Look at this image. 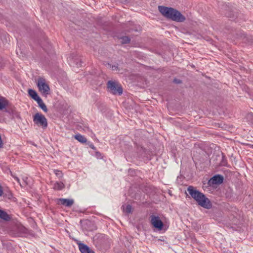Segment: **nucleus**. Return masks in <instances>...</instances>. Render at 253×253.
Returning <instances> with one entry per match:
<instances>
[{"instance_id": "nucleus-1", "label": "nucleus", "mask_w": 253, "mask_h": 253, "mask_svg": "<svg viewBox=\"0 0 253 253\" xmlns=\"http://www.w3.org/2000/svg\"><path fill=\"white\" fill-rule=\"evenodd\" d=\"M187 191L199 205L207 209L211 208L212 204L210 200L203 193L195 189L192 186H189Z\"/></svg>"}, {"instance_id": "nucleus-2", "label": "nucleus", "mask_w": 253, "mask_h": 253, "mask_svg": "<svg viewBox=\"0 0 253 253\" xmlns=\"http://www.w3.org/2000/svg\"><path fill=\"white\" fill-rule=\"evenodd\" d=\"M160 12L166 18L171 20L182 22L185 20V17L179 11L172 7L160 5L158 6Z\"/></svg>"}, {"instance_id": "nucleus-3", "label": "nucleus", "mask_w": 253, "mask_h": 253, "mask_svg": "<svg viewBox=\"0 0 253 253\" xmlns=\"http://www.w3.org/2000/svg\"><path fill=\"white\" fill-rule=\"evenodd\" d=\"M107 87L108 91L113 94L121 95L123 93V90L122 86L115 81H108Z\"/></svg>"}, {"instance_id": "nucleus-4", "label": "nucleus", "mask_w": 253, "mask_h": 253, "mask_svg": "<svg viewBox=\"0 0 253 253\" xmlns=\"http://www.w3.org/2000/svg\"><path fill=\"white\" fill-rule=\"evenodd\" d=\"M33 122L39 126H42L43 128L47 127V120L45 116L39 113H36L33 116Z\"/></svg>"}, {"instance_id": "nucleus-5", "label": "nucleus", "mask_w": 253, "mask_h": 253, "mask_svg": "<svg viewBox=\"0 0 253 253\" xmlns=\"http://www.w3.org/2000/svg\"><path fill=\"white\" fill-rule=\"evenodd\" d=\"M225 15L226 17L231 19V20H235V19L238 16V10L233 7H229V6H224Z\"/></svg>"}, {"instance_id": "nucleus-6", "label": "nucleus", "mask_w": 253, "mask_h": 253, "mask_svg": "<svg viewBox=\"0 0 253 253\" xmlns=\"http://www.w3.org/2000/svg\"><path fill=\"white\" fill-rule=\"evenodd\" d=\"M37 85L38 86L40 91L44 95L49 94L50 88L45 82L44 79H40L38 81Z\"/></svg>"}, {"instance_id": "nucleus-7", "label": "nucleus", "mask_w": 253, "mask_h": 253, "mask_svg": "<svg viewBox=\"0 0 253 253\" xmlns=\"http://www.w3.org/2000/svg\"><path fill=\"white\" fill-rule=\"evenodd\" d=\"M13 230L16 236L21 237L28 233V229L20 223L16 224L13 227Z\"/></svg>"}, {"instance_id": "nucleus-8", "label": "nucleus", "mask_w": 253, "mask_h": 253, "mask_svg": "<svg viewBox=\"0 0 253 253\" xmlns=\"http://www.w3.org/2000/svg\"><path fill=\"white\" fill-rule=\"evenodd\" d=\"M151 223L155 228L160 230H162L164 226V223L160 219V217L159 216H156L153 215H152Z\"/></svg>"}, {"instance_id": "nucleus-9", "label": "nucleus", "mask_w": 253, "mask_h": 253, "mask_svg": "<svg viewBox=\"0 0 253 253\" xmlns=\"http://www.w3.org/2000/svg\"><path fill=\"white\" fill-rule=\"evenodd\" d=\"M4 111L8 113L12 117H18V114L17 112L15 110V107L12 104H10L9 101L7 102V105L4 108Z\"/></svg>"}, {"instance_id": "nucleus-10", "label": "nucleus", "mask_w": 253, "mask_h": 253, "mask_svg": "<svg viewBox=\"0 0 253 253\" xmlns=\"http://www.w3.org/2000/svg\"><path fill=\"white\" fill-rule=\"evenodd\" d=\"M57 204L63 205L66 207H71L74 203L73 199L60 198L58 199Z\"/></svg>"}, {"instance_id": "nucleus-11", "label": "nucleus", "mask_w": 253, "mask_h": 253, "mask_svg": "<svg viewBox=\"0 0 253 253\" xmlns=\"http://www.w3.org/2000/svg\"><path fill=\"white\" fill-rule=\"evenodd\" d=\"M223 177L221 175L216 174L211 178L209 181V184H220L223 181Z\"/></svg>"}, {"instance_id": "nucleus-12", "label": "nucleus", "mask_w": 253, "mask_h": 253, "mask_svg": "<svg viewBox=\"0 0 253 253\" xmlns=\"http://www.w3.org/2000/svg\"><path fill=\"white\" fill-rule=\"evenodd\" d=\"M78 245L81 253H94V252L85 244L80 242L78 243Z\"/></svg>"}, {"instance_id": "nucleus-13", "label": "nucleus", "mask_w": 253, "mask_h": 253, "mask_svg": "<svg viewBox=\"0 0 253 253\" xmlns=\"http://www.w3.org/2000/svg\"><path fill=\"white\" fill-rule=\"evenodd\" d=\"M96 243L100 246H104L107 243L106 236L103 234L99 235L96 239Z\"/></svg>"}, {"instance_id": "nucleus-14", "label": "nucleus", "mask_w": 253, "mask_h": 253, "mask_svg": "<svg viewBox=\"0 0 253 253\" xmlns=\"http://www.w3.org/2000/svg\"><path fill=\"white\" fill-rule=\"evenodd\" d=\"M0 218L3 220L8 221L11 219V217L10 215L7 214L5 211L0 209Z\"/></svg>"}, {"instance_id": "nucleus-15", "label": "nucleus", "mask_w": 253, "mask_h": 253, "mask_svg": "<svg viewBox=\"0 0 253 253\" xmlns=\"http://www.w3.org/2000/svg\"><path fill=\"white\" fill-rule=\"evenodd\" d=\"M29 95L35 101L37 100L38 99L41 98L38 95L37 92L32 89H29L28 90Z\"/></svg>"}, {"instance_id": "nucleus-16", "label": "nucleus", "mask_w": 253, "mask_h": 253, "mask_svg": "<svg viewBox=\"0 0 253 253\" xmlns=\"http://www.w3.org/2000/svg\"><path fill=\"white\" fill-rule=\"evenodd\" d=\"M37 103L38 104L39 107L44 112H47L48 110L46 107L45 104L43 102L41 98H40L37 100H36Z\"/></svg>"}, {"instance_id": "nucleus-17", "label": "nucleus", "mask_w": 253, "mask_h": 253, "mask_svg": "<svg viewBox=\"0 0 253 253\" xmlns=\"http://www.w3.org/2000/svg\"><path fill=\"white\" fill-rule=\"evenodd\" d=\"M65 187V185L63 182H56L54 184V189L57 190H61Z\"/></svg>"}, {"instance_id": "nucleus-18", "label": "nucleus", "mask_w": 253, "mask_h": 253, "mask_svg": "<svg viewBox=\"0 0 253 253\" xmlns=\"http://www.w3.org/2000/svg\"><path fill=\"white\" fill-rule=\"evenodd\" d=\"M75 138L81 143H85L87 141L86 138L83 135L78 134L75 136Z\"/></svg>"}, {"instance_id": "nucleus-19", "label": "nucleus", "mask_w": 253, "mask_h": 253, "mask_svg": "<svg viewBox=\"0 0 253 253\" xmlns=\"http://www.w3.org/2000/svg\"><path fill=\"white\" fill-rule=\"evenodd\" d=\"M8 100L4 98H0V110H3L7 105Z\"/></svg>"}, {"instance_id": "nucleus-20", "label": "nucleus", "mask_w": 253, "mask_h": 253, "mask_svg": "<svg viewBox=\"0 0 253 253\" xmlns=\"http://www.w3.org/2000/svg\"><path fill=\"white\" fill-rule=\"evenodd\" d=\"M217 165L221 166H226L227 165V160L225 158V155L223 154V153H222V159L219 163H218L217 164Z\"/></svg>"}, {"instance_id": "nucleus-21", "label": "nucleus", "mask_w": 253, "mask_h": 253, "mask_svg": "<svg viewBox=\"0 0 253 253\" xmlns=\"http://www.w3.org/2000/svg\"><path fill=\"white\" fill-rule=\"evenodd\" d=\"M124 212L128 214L131 212L132 207L130 205H127L126 207L124 206H122Z\"/></svg>"}, {"instance_id": "nucleus-22", "label": "nucleus", "mask_w": 253, "mask_h": 253, "mask_svg": "<svg viewBox=\"0 0 253 253\" xmlns=\"http://www.w3.org/2000/svg\"><path fill=\"white\" fill-rule=\"evenodd\" d=\"M120 39L122 40L121 42L122 44L128 43L130 42V39L127 36H123Z\"/></svg>"}, {"instance_id": "nucleus-23", "label": "nucleus", "mask_w": 253, "mask_h": 253, "mask_svg": "<svg viewBox=\"0 0 253 253\" xmlns=\"http://www.w3.org/2000/svg\"><path fill=\"white\" fill-rule=\"evenodd\" d=\"M2 195L4 197H5V198H6L8 200H11L13 197L12 193L9 191H7L3 192V194Z\"/></svg>"}, {"instance_id": "nucleus-24", "label": "nucleus", "mask_w": 253, "mask_h": 253, "mask_svg": "<svg viewBox=\"0 0 253 253\" xmlns=\"http://www.w3.org/2000/svg\"><path fill=\"white\" fill-rule=\"evenodd\" d=\"M247 121L253 124V113H249L246 116Z\"/></svg>"}, {"instance_id": "nucleus-25", "label": "nucleus", "mask_w": 253, "mask_h": 253, "mask_svg": "<svg viewBox=\"0 0 253 253\" xmlns=\"http://www.w3.org/2000/svg\"><path fill=\"white\" fill-rule=\"evenodd\" d=\"M54 172L56 175L58 177L61 178L63 176V173L61 171L57 169H55Z\"/></svg>"}, {"instance_id": "nucleus-26", "label": "nucleus", "mask_w": 253, "mask_h": 253, "mask_svg": "<svg viewBox=\"0 0 253 253\" xmlns=\"http://www.w3.org/2000/svg\"><path fill=\"white\" fill-rule=\"evenodd\" d=\"M138 29H137V28H134V27H130L129 28V29L127 30V32H130L131 31H138L139 30V29H140V28L139 27H138Z\"/></svg>"}, {"instance_id": "nucleus-27", "label": "nucleus", "mask_w": 253, "mask_h": 253, "mask_svg": "<svg viewBox=\"0 0 253 253\" xmlns=\"http://www.w3.org/2000/svg\"><path fill=\"white\" fill-rule=\"evenodd\" d=\"M109 65L111 67L112 70L113 71H118V70H119L118 64L117 65H112V66H111V65L109 64Z\"/></svg>"}, {"instance_id": "nucleus-28", "label": "nucleus", "mask_w": 253, "mask_h": 253, "mask_svg": "<svg viewBox=\"0 0 253 253\" xmlns=\"http://www.w3.org/2000/svg\"><path fill=\"white\" fill-rule=\"evenodd\" d=\"M173 82L176 84H180L182 83V81L179 79L175 78L173 79Z\"/></svg>"}, {"instance_id": "nucleus-29", "label": "nucleus", "mask_w": 253, "mask_h": 253, "mask_svg": "<svg viewBox=\"0 0 253 253\" xmlns=\"http://www.w3.org/2000/svg\"><path fill=\"white\" fill-rule=\"evenodd\" d=\"M141 150L143 151V152L144 153L145 155H144V156H147V154H148V151L145 148L142 147L141 148Z\"/></svg>"}, {"instance_id": "nucleus-30", "label": "nucleus", "mask_w": 253, "mask_h": 253, "mask_svg": "<svg viewBox=\"0 0 253 253\" xmlns=\"http://www.w3.org/2000/svg\"><path fill=\"white\" fill-rule=\"evenodd\" d=\"M88 145H89V146L93 150H95L96 149V148L94 146V145L92 143H90V142H88Z\"/></svg>"}, {"instance_id": "nucleus-31", "label": "nucleus", "mask_w": 253, "mask_h": 253, "mask_svg": "<svg viewBox=\"0 0 253 253\" xmlns=\"http://www.w3.org/2000/svg\"><path fill=\"white\" fill-rule=\"evenodd\" d=\"M14 178L15 179V180H16L18 183H20V182H19L20 180L18 178V177H17V176H15V177H14Z\"/></svg>"}, {"instance_id": "nucleus-32", "label": "nucleus", "mask_w": 253, "mask_h": 253, "mask_svg": "<svg viewBox=\"0 0 253 253\" xmlns=\"http://www.w3.org/2000/svg\"><path fill=\"white\" fill-rule=\"evenodd\" d=\"M242 37H244V38L246 37V36H245V35L244 33H242L241 34V38H242Z\"/></svg>"}, {"instance_id": "nucleus-33", "label": "nucleus", "mask_w": 253, "mask_h": 253, "mask_svg": "<svg viewBox=\"0 0 253 253\" xmlns=\"http://www.w3.org/2000/svg\"><path fill=\"white\" fill-rule=\"evenodd\" d=\"M101 155L100 153L99 152H96V156H100Z\"/></svg>"}, {"instance_id": "nucleus-34", "label": "nucleus", "mask_w": 253, "mask_h": 253, "mask_svg": "<svg viewBox=\"0 0 253 253\" xmlns=\"http://www.w3.org/2000/svg\"><path fill=\"white\" fill-rule=\"evenodd\" d=\"M73 59V57H72V55L71 56V57H69L68 59Z\"/></svg>"}, {"instance_id": "nucleus-35", "label": "nucleus", "mask_w": 253, "mask_h": 253, "mask_svg": "<svg viewBox=\"0 0 253 253\" xmlns=\"http://www.w3.org/2000/svg\"><path fill=\"white\" fill-rule=\"evenodd\" d=\"M125 3H127L129 1L127 0H125L124 1Z\"/></svg>"}, {"instance_id": "nucleus-36", "label": "nucleus", "mask_w": 253, "mask_h": 253, "mask_svg": "<svg viewBox=\"0 0 253 253\" xmlns=\"http://www.w3.org/2000/svg\"><path fill=\"white\" fill-rule=\"evenodd\" d=\"M129 25L131 26V25H132V24H131V23H129Z\"/></svg>"}, {"instance_id": "nucleus-37", "label": "nucleus", "mask_w": 253, "mask_h": 253, "mask_svg": "<svg viewBox=\"0 0 253 253\" xmlns=\"http://www.w3.org/2000/svg\"><path fill=\"white\" fill-rule=\"evenodd\" d=\"M252 148H253V145H252Z\"/></svg>"}]
</instances>
